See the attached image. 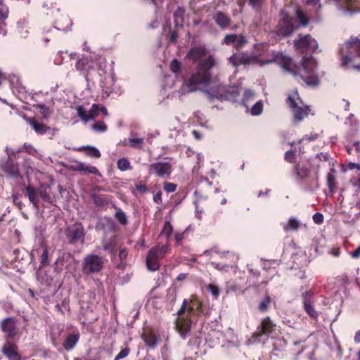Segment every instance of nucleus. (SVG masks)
Segmentation results:
<instances>
[{
  "label": "nucleus",
  "instance_id": "34",
  "mask_svg": "<svg viewBox=\"0 0 360 360\" xmlns=\"http://www.w3.org/2000/svg\"><path fill=\"white\" fill-rule=\"evenodd\" d=\"M296 18L299 21L300 25L305 27L309 25V18L307 17L305 13L300 8L296 11Z\"/></svg>",
  "mask_w": 360,
  "mask_h": 360
},
{
  "label": "nucleus",
  "instance_id": "49",
  "mask_svg": "<svg viewBox=\"0 0 360 360\" xmlns=\"http://www.w3.org/2000/svg\"><path fill=\"white\" fill-rule=\"evenodd\" d=\"M336 281L338 283L345 287L349 283V276L347 274H342L336 277Z\"/></svg>",
  "mask_w": 360,
  "mask_h": 360
},
{
  "label": "nucleus",
  "instance_id": "39",
  "mask_svg": "<svg viewBox=\"0 0 360 360\" xmlns=\"http://www.w3.org/2000/svg\"><path fill=\"white\" fill-rule=\"evenodd\" d=\"M18 30L22 37H27L29 32L27 30V22L25 20H20L18 22Z\"/></svg>",
  "mask_w": 360,
  "mask_h": 360
},
{
  "label": "nucleus",
  "instance_id": "5",
  "mask_svg": "<svg viewBox=\"0 0 360 360\" xmlns=\"http://www.w3.org/2000/svg\"><path fill=\"white\" fill-rule=\"evenodd\" d=\"M104 266V259L97 255L89 254L84 257L82 262V271L86 276L98 274Z\"/></svg>",
  "mask_w": 360,
  "mask_h": 360
},
{
  "label": "nucleus",
  "instance_id": "11",
  "mask_svg": "<svg viewBox=\"0 0 360 360\" xmlns=\"http://www.w3.org/2000/svg\"><path fill=\"white\" fill-rule=\"evenodd\" d=\"M281 14L282 18L276 26V34L282 37L290 36L297 29V27L294 23L292 17L288 13H282Z\"/></svg>",
  "mask_w": 360,
  "mask_h": 360
},
{
  "label": "nucleus",
  "instance_id": "13",
  "mask_svg": "<svg viewBox=\"0 0 360 360\" xmlns=\"http://www.w3.org/2000/svg\"><path fill=\"white\" fill-rule=\"evenodd\" d=\"M149 173L162 179L169 178L172 172V165L167 162H157L148 167Z\"/></svg>",
  "mask_w": 360,
  "mask_h": 360
},
{
  "label": "nucleus",
  "instance_id": "7",
  "mask_svg": "<svg viewBox=\"0 0 360 360\" xmlns=\"http://www.w3.org/2000/svg\"><path fill=\"white\" fill-rule=\"evenodd\" d=\"M295 97L302 103V100L299 96L297 89L294 91L293 95H289L288 96L286 103L292 110L294 121L295 122H300L308 116L311 109L308 105H305L304 107L299 106L296 102Z\"/></svg>",
  "mask_w": 360,
  "mask_h": 360
},
{
  "label": "nucleus",
  "instance_id": "36",
  "mask_svg": "<svg viewBox=\"0 0 360 360\" xmlns=\"http://www.w3.org/2000/svg\"><path fill=\"white\" fill-rule=\"evenodd\" d=\"M117 167L121 171H126L131 169L130 162L127 158H120L117 162Z\"/></svg>",
  "mask_w": 360,
  "mask_h": 360
},
{
  "label": "nucleus",
  "instance_id": "14",
  "mask_svg": "<svg viewBox=\"0 0 360 360\" xmlns=\"http://www.w3.org/2000/svg\"><path fill=\"white\" fill-rule=\"evenodd\" d=\"M0 169L6 176L11 178L15 179L20 175L18 163L10 155L1 161Z\"/></svg>",
  "mask_w": 360,
  "mask_h": 360
},
{
  "label": "nucleus",
  "instance_id": "35",
  "mask_svg": "<svg viewBox=\"0 0 360 360\" xmlns=\"http://www.w3.org/2000/svg\"><path fill=\"white\" fill-rule=\"evenodd\" d=\"M17 152H25L32 156H36L38 154L37 149L32 144L27 143H25L22 148L19 149Z\"/></svg>",
  "mask_w": 360,
  "mask_h": 360
},
{
  "label": "nucleus",
  "instance_id": "17",
  "mask_svg": "<svg viewBox=\"0 0 360 360\" xmlns=\"http://www.w3.org/2000/svg\"><path fill=\"white\" fill-rule=\"evenodd\" d=\"M229 61L234 67H238L241 65H250L255 63L257 61V56L249 55L246 52L233 53L230 58Z\"/></svg>",
  "mask_w": 360,
  "mask_h": 360
},
{
  "label": "nucleus",
  "instance_id": "54",
  "mask_svg": "<svg viewBox=\"0 0 360 360\" xmlns=\"http://www.w3.org/2000/svg\"><path fill=\"white\" fill-rule=\"evenodd\" d=\"M127 255H128V251L127 250L126 248H120L119 250L118 257H119L120 260L121 262V264L117 265V267L119 269L123 267L122 263L124 261V259L127 258Z\"/></svg>",
  "mask_w": 360,
  "mask_h": 360
},
{
  "label": "nucleus",
  "instance_id": "45",
  "mask_svg": "<svg viewBox=\"0 0 360 360\" xmlns=\"http://www.w3.org/2000/svg\"><path fill=\"white\" fill-rule=\"evenodd\" d=\"M77 115L84 121L87 122L90 120L89 112H86L82 106L77 108Z\"/></svg>",
  "mask_w": 360,
  "mask_h": 360
},
{
  "label": "nucleus",
  "instance_id": "21",
  "mask_svg": "<svg viewBox=\"0 0 360 360\" xmlns=\"http://www.w3.org/2000/svg\"><path fill=\"white\" fill-rule=\"evenodd\" d=\"M207 53V50L203 46H194L191 48L186 55V58L192 60L193 63H198L199 60H203Z\"/></svg>",
  "mask_w": 360,
  "mask_h": 360
},
{
  "label": "nucleus",
  "instance_id": "57",
  "mask_svg": "<svg viewBox=\"0 0 360 360\" xmlns=\"http://www.w3.org/2000/svg\"><path fill=\"white\" fill-rule=\"evenodd\" d=\"M92 129L98 132H103L106 131L107 126L103 122H97L92 125Z\"/></svg>",
  "mask_w": 360,
  "mask_h": 360
},
{
  "label": "nucleus",
  "instance_id": "30",
  "mask_svg": "<svg viewBox=\"0 0 360 360\" xmlns=\"http://www.w3.org/2000/svg\"><path fill=\"white\" fill-rule=\"evenodd\" d=\"M300 221L295 217H290L287 224H284L283 228L285 231H297L300 227Z\"/></svg>",
  "mask_w": 360,
  "mask_h": 360
},
{
  "label": "nucleus",
  "instance_id": "59",
  "mask_svg": "<svg viewBox=\"0 0 360 360\" xmlns=\"http://www.w3.org/2000/svg\"><path fill=\"white\" fill-rule=\"evenodd\" d=\"M264 0H249L250 5L255 10L261 8Z\"/></svg>",
  "mask_w": 360,
  "mask_h": 360
},
{
  "label": "nucleus",
  "instance_id": "63",
  "mask_svg": "<svg viewBox=\"0 0 360 360\" xmlns=\"http://www.w3.org/2000/svg\"><path fill=\"white\" fill-rule=\"evenodd\" d=\"M350 255L354 259H358L360 257V245L358 246L354 251L351 252Z\"/></svg>",
  "mask_w": 360,
  "mask_h": 360
},
{
  "label": "nucleus",
  "instance_id": "22",
  "mask_svg": "<svg viewBox=\"0 0 360 360\" xmlns=\"http://www.w3.org/2000/svg\"><path fill=\"white\" fill-rule=\"evenodd\" d=\"M213 20L221 30L226 29L231 22V19L221 11H217L213 15Z\"/></svg>",
  "mask_w": 360,
  "mask_h": 360
},
{
  "label": "nucleus",
  "instance_id": "10",
  "mask_svg": "<svg viewBox=\"0 0 360 360\" xmlns=\"http://www.w3.org/2000/svg\"><path fill=\"white\" fill-rule=\"evenodd\" d=\"M346 49V53L343 56L342 63L346 65L352 61L356 56H360V34L356 37H351L350 39L345 43L342 51Z\"/></svg>",
  "mask_w": 360,
  "mask_h": 360
},
{
  "label": "nucleus",
  "instance_id": "6",
  "mask_svg": "<svg viewBox=\"0 0 360 360\" xmlns=\"http://www.w3.org/2000/svg\"><path fill=\"white\" fill-rule=\"evenodd\" d=\"M25 191L29 200L36 209H39V200L38 196L44 202H50L51 201L50 188L48 186L41 185L39 188H36L29 185L25 187Z\"/></svg>",
  "mask_w": 360,
  "mask_h": 360
},
{
  "label": "nucleus",
  "instance_id": "15",
  "mask_svg": "<svg viewBox=\"0 0 360 360\" xmlns=\"http://www.w3.org/2000/svg\"><path fill=\"white\" fill-rule=\"evenodd\" d=\"M0 328L6 334L7 340H13L19 333L16 326V319L15 317H8L4 319L0 324Z\"/></svg>",
  "mask_w": 360,
  "mask_h": 360
},
{
  "label": "nucleus",
  "instance_id": "19",
  "mask_svg": "<svg viewBox=\"0 0 360 360\" xmlns=\"http://www.w3.org/2000/svg\"><path fill=\"white\" fill-rule=\"evenodd\" d=\"M310 164L306 161H299L293 166V172L295 176L300 179H304L309 176L310 172Z\"/></svg>",
  "mask_w": 360,
  "mask_h": 360
},
{
  "label": "nucleus",
  "instance_id": "50",
  "mask_svg": "<svg viewBox=\"0 0 360 360\" xmlns=\"http://www.w3.org/2000/svg\"><path fill=\"white\" fill-rule=\"evenodd\" d=\"M296 155L295 152L290 150L285 152L284 160L289 163H294L295 162Z\"/></svg>",
  "mask_w": 360,
  "mask_h": 360
},
{
  "label": "nucleus",
  "instance_id": "1",
  "mask_svg": "<svg viewBox=\"0 0 360 360\" xmlns=\"http://www.w3.org/2000/svg\"><path fill=\"white\" fill-rule=\"evenodd\" d=\"M274 61L285 71L292 75L298 82L303 81L307 86L316 87L320 84L318 75L311 65V58L303 56L300 63L296 65L292 59L281 52H274Z\"/></svg>",
  "mask_w": 360,
  "mask_h": 360
},
{
  "label": "nucleus",
  "instance_id": "44",
  "mask_svg": "<svg viewBox=\"0 0 360 360\" xmlns=\"http://www.w3.org/2000/svg\"><path fill=\"white\" fill-rule=\"evenodd\" d=\"M237 39L236 34H229L225 36L223 40V43L228 46H233L236 44V41Z\"/></svg>",
  "mask_w": 360,
  "mask_h": 360
},
{
  "label": "nucleus",
  "instance_id": "38",
  "mask_svg": "<svg viewBox=\"0 0 360 360\" xmlns=\"http://www.w3.org/2000/svg\"><path fill=\"white\" fill-rule=\"evenodd\" d=\"M9 8L8 6L4 2L3 0H0V20L4 21L8 17Z\"/></svg>",
  "mask_w": 360,
  "mask_h": 360
},
{
  "label": "nucleus",
  "instance_id": "62",
  "mask_svg": "<svg viewBox=\"0 0 360 360\" xmlns=\"http://www.w3.org/2000/svg\"><path fill=\"white\" fill-rule=\"evenodd\" d=\"M155 248L158 249V251H159V253H160V255H162L163 257H165V255L169 251V248L168 245L155 246Z\"/></svg>",
  "mask_w": 360,
  "mask_h": 360
},
{
  "label": "nucleus",
  "instance_id": "33",
  "mask_svg": "<svg viewBox=\"0 0 360 360\" xmlns=\"http://www.w3.org/2000/svg\"><path fill=\"white\" fill-rule=\"evenodd\" d=\"M40 263L43 266H46L49 265V251L46 245L42 247V252L40 255Z\"/></svg>",
  "mask_w": 360,
  "mask_h": 360
},
{
  "label": "nucleus",
  "instance_id": "64",
  "mask_svg": "<svg viewBox=\"0 0 360 360\" xmlns=\"http://www.w3.org/2000/svg\"><path fill=\"white\" fill-rule=\"evenodd\" d=\"M351 183L360 191V174L356 178H352L351 179Z\"/></svg>",
  "mask_w": 360,
  "mask_h": 360
},
{
  "label": "nucleus",
  "instance_id": "9",
  "mask_svg": "<svg viewBox=\"0 0 360 360\" xmlns=\"http://www.w3.org/2000/svg\"><path fill=\"white\" fill-rule=\"evenodd\" d=\"M314 291L309 290L301 295L302 307L306 314L314 321H318L319 314L315 309Z\"/></svg>",
  "mask_w": 360,
  "mask_h": 360
},
{
  "label": "nucleus",
  "instance_id": "29",
  "mask_svg": "<svg viewBox=\"0 0 360 360\" xmlns=\"http://www.w3.org/2000/svg\"><path fill=\"white\" fill-rule=\"evenodd\" d=\"M185 9L182 7L178 8L174 13V25L176 27H183L184 22Z\"/></svg>",
  "mask_w": 360,
  "mask_h": 360
},
{
  "label": "nucleus",
  "instance_id": "25",
  "mask_svg": "<svg viewBox=\"0 0 360 360\" xmlns=\"http://www.w3.org/2000/svg\"><path fill=\"white\" fill-rule=\"evenodd\" d=\"M28 123L34 129V131L38 134H44L50 130V127H47L42 122L36 120L34 118H30Z\"/></svg>",
  "mask_w": 360,
  "mask_h": 360
},
{
  "label": "nucleus",
  "instance_id": "28",
  "mask_svg": "<svg viewBox=\"0 0 360 360\" xmlns=\"http://www.w3.org/2000/svg\"><path fill=\"white\" fill-rule=\"evenodd\" d=\"M272 302V299L270 295L267 293L265 294L264 297L259 302L257 305V309L261 313H266L269 311L270 305Z\"/></svg>",
  "mask_w": 360,
  "mask_h": 360
},
{
  "label": "nucleus",
  "instance_id": "32",
  "mask_svg": "<svg viewBox=\"0 0 360 360\" xmlns=\"http://www.w3.org/2000/svg\"><path fill=\"white\" fill-rule=\"evenodd\" d=\"M117 245L116 238L112 237L103 242V248L105 251L113 252L116 249Z\"/></svg>",
  "mask_w": 360,
  "mask_h": 360
},
{
  "label": "nucleus",
  "instance_id": "18",
  "mask_svg": "<svg viewBox=\"0 0 360 360\" xmlns=\"http://www.w3.org/2000/svg\"><path fill=\"white\" fill-rule=\"evenodd\" d=\"M1 352L8 360H22L18 347L10 340L4 343L1 347Z\"/></svg>",
  "mask_w": 360,
  "mask_h": 360
},
{
  "label": "nucleus",
  "instance_id": "2",
  "mask_svg": "<svg viewBox=\"0 0 360 360\" xmlns=\"http://www.w3.org/2000/svg\"><path fill=\"white\" fill-rule=\"evenodd\" d=\"M210 314V308L203 305L197 296L193 295L189 300H184L181 308L177 311L175 328L180 336L185 339L191 333L193 323L192 317L205 319Z\"/></svg>",
  "mask_w": 360,
  "mask_h": 360
},
{
  "label": "nucleus",
  "instance_id": "20",
  "mask_svg": "<svg viewBox=\"0 0 360 360\" xmlns=\"http://www.w3.org/2000/svg\"><path fill=\"white\" fill-rule=\"evenodd\" d=\"M70 169L72 171L80 172H84V173L86 174H93L95 175L101 176L100 172L95 166L90 165H87L81 162H75V164L71 165Z\"/></svg>",
  "mask_w": 360,
  "mask_h": 360
},
{
  "label": "nucleus",
  "instance_id": "40",
  "mask_svg": "<svg viewBox=\"0 0 360 360\" xmlns=\"http://www.w3.org/2000/svg\"><path fill=\"white\" fill-rule=\"evenodd\" d=\"M169 69L175 74H180L182 70V64L177 59H174L170 63Z\"/></svg>",
  "mask_w": 360,
  "mask_h": 360
},
{
  "label": "nucleus",
  "instance_id": "55",
  "mask_svg": "<svg viewBox=\"0 0 360 360\" xmlns=\"http://www.w3.org/2000/svg\"><path fill=\"white\" fill-rule=\"evenodd\" d=\"M135 188L141 193H146L148 191V188L146 184L142 181H139L136 182Z\"/></svg>",
  "mask_w": 360,
  "mask_h": 360
},
{
  "label": "nucleus",
  "instance_id": "26",
  "mask_svg": "<svg viewBox=\"0 0 360 360\" xmlns=\"http://www.w3.org/2000/svg\"><path fill=\"white\" fill-rule=\"evenodd\" d=\"M75 150L79 152L84 151L86 155L91 158H99L101 155L99 150L91 146H81L77 148H75Z\"/></svg>",
  "mask_w": 360,
  "mask_h": 360
},
{
  "label": "nucleus",
  "instance_id": "56",
  "mask_svg": "<svg viewBox=\"0 0 360 360\" xmlns=\"http://www.w3.org/2000/svg\"><path fill=\"white\" fill-rule=\"evenodd\" d=\"M100 108L97 104H93L91 109L89 111L90 120L94 119L98 115L100 112Z\"/></svg>",
  "mask_w": 360,
  "mask_h": 360
},
{
  "label": "nucleus",
  "instance_id": "43",
  "mask_svg": "<svg viewBox=\"0 0 360 360\" xmlns=\"http://www.w3.org/2000/svg\"><path fill=\"white\" fill-rule=\"evenodd\" d=\"M248 43L247 38L243 35H237V39L234 45V48L237 50L242 49Z\"/></svg>",
  "mask_w": 360,
  "mask_h": 360
},
{
  "label": "nucleus",
  "instance_id": "37",
  "mask_svg": "<svg viewBox=\"0 0 360 360\" xmlns=\"http://www.w3.org/2000/svg\"><path fill=\"white\" fill-rule=\"evenodd\" d=\"M128 145L134 148L142 149L143 145V139L131 138L129 139Z\"/></svg>",
  "mask_w": 360,
  "mask_h": 360
},
{
  "label": "nucleus",
  "instance_id": "16",
  "mask_svg": "<svg viewBox=\"0 0 360 360\" xmlns=\"http://www.w3.org/2000/svg\"><path fill=\"white\" fill-rule=\"evenodd\" d=\"M75 69L87 79L89 72L94 69V61L90 56H82L76 60Z\"/></svg>",
  "mask_w": 360,
  "mask_h": 360
},
{
  "label": "nucleus",
  "instance_id": "42",
  "mask_svg": "<svg viewBox=\"0 0 360 360\" xmlns=\"http://www.w3.org/2000/svg\"><path fill=\"white\" fill-rule=\"evenodd\" d=\"M115 218L122 225H126L127 224V217L125 213L120 208H117Z\"/></svg>",
  "mask_w": 360,
  "mask_h": 360
},
{
  "label": "nucleus",
  "instance_id": "8",
  "mask_svg": "<svg viewBox=\"0 0 360 360\" xmlns=\"http://www.w3.org/2000/svg\"><path fill=\"white\" fill-rule=\"evenodd\" d=\"M68 243L75 245L79 242L84 243L86 231L81 222H75L67 226L64 231Z\"/></svg>",
  "mask_w": 360,
  "mask_h": 360
},
{
  "label": "nucleus",
  "instance_id": "3",
  "mask_svg": "<svg viewBox=\"0 0 360 360\" xmlns=\"http://www.w3.org/2000/svg\"><path fill=\"white\" fill-rule=\"evenodd\" d=\"M217 61L212 55L197 63L194 72L189 79L185 81L188 91H194L199 84H209L212 81V69L216 65Z\"/></svg>",
  "mask_w": 360,
  "mask_h": 360
},
{
  "label": "nucleus",
  "instance_id": "47",
  "mask_svg": "<svg viewBox=\"0 0 360 360\" xmlns=\"http://www.w3.org/2000/svg\"><path fill=\"white\" fill-rule=\"evenodd\" d=\"M327 184L329 189L333 191V189L336 187V180L333 174L329 173L327 175Z\"/></svg>",
  "mask_w": 360,
  "mask_h": 360
},
{
  "label": "nucleus",
  "instance_id": "60",
  "mask_svg": "<svg viewBox=\"0 0 360 360\" xmlns=\"http://www.w3.org/2000/svg\"><path fill=\"white\" fill-rule=\"evenodd\" d=\"M313 221L316 224H321L323 222V215L320 212H316L312 217Z\"/></svg>",
  "mask_w": 360,
  "mask_h": 360
},
{
  "label": "nucleus",
  "instance_id": "23",
  "mask_svg": "<svg viewBox=\"0 0 360 360\" xmlns=\"http://www.w3.org/2000/svg\"><path fill=\"white\" fill-rule=\"evenodd\" d=\"M111 198L110 195L96 193H93L91 195V199L94 205L99 208L108 206L111 201Z\"/></svg>",
  "mask_w": 360,
  "mask_h": 360
},
{
  "label": "nucleus",
  "instance_id": "4",
  "mask_svg": "<svg viewBox=\"0 0 360 360\" xmlns=\"http://www.w3.org/2000/svg\"><path fill=\"white\" fill-rule=\"evenodd\" d=\"M317 41L311 35L299 34L294 40V48L296 51L304 54V56H311L318 49Z\"/></svg>",
  "mask_w": 360,
  "mask_h": 360
},
{
  "label": "nucleus",
  "instance_id": "41",
  "mask_svg": "<svg viewBox=\"0 0 360 360\" xmlns=\"http://www.w3.org/2000/svg\"><path fill=\"white\" fill-rule=\"evenodd\" d=\"M173 233V227L171 223L167 221H165L164 227L161 231L160 235L165 236L166 238L168 240Z\"/></svg>",
  "mask_w": 360,
  "mask_h": 360
},
{
  "label": "nucleus",
  "instance_id": "48",
  "mask_svg": "<svg viewBox=\"0 0 360 360\" xmlns=\"http://www.w3.org/2000/svg\"><path fill=\"white\" fill-rule=\"evenodd\" d=\"M62 20H64V22H65L66 25L65 26L61 25L60 23V20H58L57 22H56V25L58 26L57 28L58 30H61L65 31L66 30H68L70 27V25H71V24H72L71 20L68 16L63 17L62 18Z\"/></svg>",
  "mask_w": 360,
  "mask_h": 360
},
{
  "label": "nucleus",
  "instance_id": "58",
  "mask_svg": "<svg viewBox=\"0 0 360 360\" xmlns=\"http://www.w3.org/2000/svg\"><path fill=\"white\" fill-rule=\"evenodd\" d=\"M130 352V349L129 347H124L121 349V351L118 353V354L115 356V360H119L123 359L129 355Z\"/></svg>",
  "mask_w": 360,
  "mask_h": 360
},
{
  "label": "nucleus",
  "instance_id": "31",
  "mask_svg": "<svg viewBox=\"0 0 360 360\" xmlns=\"http://www.w3.org/2000/svg\"><path fill=\"white\" fill-rule=\"evenodd\" d=\"M142 338L146 345L150 348H155L157 346L158 338L153 333H144L142 335Z\"/></svg>",
  "mask_w": 360,
  "mask_h": 360
},
{
  "label": "nucleus",
  "instance_id": "46",
  "mask_svg": "<svg viewBox=\"0 0 360 360\" xmlns=\"http://www.w3.org/2000/svg\"><path fill=\"white\" fill-rule=\"evenodd\" d=\"M263 110V104L262 102H257L251 108V114L253 115H259Z\"/></svg>",
  "mask_w": 360,
  "mask_h": 360
},
{
  "label": "nucleus",
  "instance_id": "51",
  "mask_svg": "<svg viewBox=\"0 0 360 360\" xmlns=\"http://www.w3.org/2000/svg\"><path fill=\"white\" fill-rule=\"evenodd\" d=\"M64 261H65V259H64V257L63 256L62 257H59L56 259V261L55 262V268H54V271L56 272V273H60L63 269V266H64Z\"/></svg>",
  "mask_w": 360,
  "mask_h": 360
},
{
  "label": "nucleus",
  "instance_id": "52",
  "mask_svg": "<svg viewBox=\"0 0 360 360\" xmlns=\"http://www.w3.org/2000/svg\"><path fill=\"white\" fill-rule=\"evenodd\" d=\"M206 289L210 292L215 298H217L219 295V288L213 284H208L206 285Z\"/></svg>",
  "mask_w": 360,
  "mask_h": 360
},
{
  "label": "nucleus",
  "instance_id": "24",
  "mask_svg": "<svg viewBox=\"0 0 360 360\" xmlns=\"http://www.w3.org/2000/svg\"><path fill=\"white\" fill-rule=\"evenodd\" d=\"M80 338L79 333L78 331L73 332L69 334L65 339L63 346L67 351L72 350L75 345L77 344Z\"/></svg>",
  "mask_w": 360,
  "mask_h": 360
},
{
  "label": "nucleus",
  "instance_id": "61",
  "mask_svg": "<svg viewBox=\"0 0 360 360\" xmlns=\"http://www.w3.org/2000/svg\"><path fill=\"white\" fill-rule=\"evenodd\" d=\"M306 3L308 6L316 7L315 10L316 12L321 9L320 0H307Z\"/></svg>",
  "mask_w": 360,
  "mask_h": 360
},
{
  "label": "nucleus",
  "instance_id": "27",
  "mask_svg": "<svg viewBox=\"0 0 360 360\" xmlns=\"http://www.w3.org/2000/svg\"><path fill=\"white\" fill-rule=\"evenodd\" d=\"M154 256L155 255H153V252H148L146 259V266L148 269L153 271L158 270L160 266L159 260H158V259H155V257Z\"/></svg>",
  "mask_w": 360,
  "mask_h": 360
},
{
  "label": "nucleus",
  "instance_id": "53",
  "mask_svg": "<svg viewBox=\"0 0 360 360\" xmlns=\"http://www.w3.org/2000/svg\"><path fill=\"white\" fill-rule=\"evenodd\" d=\"M177 185L174 183L165 181L163 183V188L167 193H172L176 191Z\"/></svg>",
  "mask_w": 360,
  "mask_h": 360
},
{
  "label": "nucleus",
  "instance_id": "12",
  "mask_svg": "<svg viewBox=\"0 0 360 360\" xmlns=\"http://www.w3.org/2000/svg\"><path fill=\"white\" fill-rule=\"evenodd\" d=\"M276 325L273 322L269 316L262 319L260 323L257 328V330L252 333V338L254 340H259V338L266 335L270 336L276 330Z\"/></svg>",
  "mask_w": 360,
  "mask_h": 360
}]
</instances>
